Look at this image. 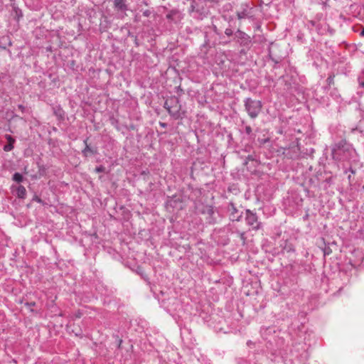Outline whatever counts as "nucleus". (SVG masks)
<instances>
[{"instance_id": "obj_10", "label": "nucleus", "mask_w": 364, "mask_h": 364, "mask_svg": "<svg viewBox=\"0 0 364 364\" xmlns=\"http://www.w3.org/2000/svg\"><path fill=\"white\" fill-rule=\"evenodd\" d=\"M168 105V103H167V102H165V107L168 109V112H169L170 114H171L172 115L175 116V113H174V112H173L171 110V109H170V108L166 107V105Z\"/></svg>"}, {"instance_id": "obj_14", "label": "nucleus", "mask_w": 364, "mask_h": 364, "mask_svg": "<svg viewBox=\"0 0 364 364\" xmlns=\"http://www.w3.org/2000/svg\"><path fill=\"white\" fill-rule=\"evenodd\" d=\"M250 131V128L247 127V132H249Z\"/></svg>"}, {"instance_id": "obj_12", "label": "nucleus", "mask_w": 364, "mask_h": 364, "mask_svg": "<svg viewBox=\"0 0 364 364\" xmlns=\"http://www.w3.org/2000/svg\"><path fill=\"white\" fill-rule=\"evenodd\" d=\"M238 17H239V18H242V14H238Z\"/></svg>"}, {"instance_id": "obj_7", "label": "nucleus", "mask_w": 364, "mask_h": 364, "mask_svg": "<svg viewBox=\"0 0 364 364\" xmlns=\"http://www.w3.org/2000/svg\"><path fill=\"white\" fill-rule=\"evenodd\" d=\"M14 149V144H8L4 146V150L5 151H10Z\"/></svg>"}, {"instance_id": "obj_13", "label": "nucleus", "mask_w": 364, "mask_h": 364, "mask_svg": "<svg viewBox=\"0 0 364 364\" xmlns=\"http://www.w3.org/2000/svg\"><path fill=\"white\" fill-rule=\"evenodd\" d=\"M238 17H239V18H242V14H238Z\"/></svg>"}, {"instance_id": "obj_8", "label": "nucleus", "mask_w": 364, "mask_h": 364, "mask_svg": "<svg viewBox=\"0 0 364 364\" xmlns=\"http://www.w3.org/2000/svg\"><path fill=\"white\" fill-rule=\"evenodd\" d=\"M6 139H7L9 144H14L15 142V139L11 136V135H9V134H6Z\"/></svg>"}, {"instance_id": "obj_11", "label": "nucleus", "mask_w": 364, "mask_h": 364, "mask_svg": "<svg viewBox=\"0 0 364 364\" xmlns=\"http://www.w3.org/2000/svg\"><path fill=\"white\" fill-rule=\"evenodd\" d=\"M360 35H361V36H364V28H363V31H361Z\"/></svg>"}, {"instance_id": "obj_2", "label": "nucleus", "mask_w": 364, "mask_h": 364, "mask_svg": "<svg viewBox=\"0 0 364 364\" xmlns=\"http://www.w3.org/2000/svg\"><path fill=\"white\" fill-rule=\"evenodd\" d=\"M245 109L251 118H256L262 109V102L259 100H253L247 98L245 100Z\"/></svg>"}, {"instance_id": "obj_6", "label": "nucleus", "mask_w": 364, "mask_h": 364, "mask_svg": "<svg viewBox=\"0 0 364 364\" xmlns=\"http://www.w3.org/2000/svg\"><path fill=\"white\" fill-rule=\"evenodd\" d=\"M13 179L15 181H17V182H21L23 180V176L21 174L18 173H16L14 176H13Z\"/></svg>"}, {"instance_id": "obj_4", "label": "nucleus", "mask_w": 364, "mask_h": 364, "mask_svg": "<svg viewBox=\"0 0 364 364\" xmlns=\"http://www.w3.org/2000/svg\"><path fill=\"white\" fill-rule=\"evenodd\" d=\"M125 2L126 0H114V7L118 10L125 11L127 10V5Z\"/></svg>"}, {"instance_id": "obj_9", "label": "nucleus", "mask_w": 364, "mask_h": 364, "mask_svg": "<svg viewBox=\"0 0 364 364\" xmlns=\"http://www.w3.org/2000/svg\"><path fill=\"white\" fill-rule=\"evenodd\" d=\"M105 168L102 166H100L95 168V171L97 173L104 171Z\"/></svg>"}, {"instance_id": "obj_3", "label": "nucleus", "mask_w": 364, "mask_h": 364, "mask_svg": "<svg viewBox=\"0 0 364 364\" xmlns=\"http://www.w3.org/2000/svg\"><path fill=\"white\" fill-rule=\"evenodd\" d=\"M245 220L247 224L253 230H258L260 227V224L257 221V217L256 214L252 213L249 210L246 211Z\"/></svg>"}, {"instance_id": "obj_1", "label": "nucleus", "mask_w": 364, "mask_h": 364, "mask_svg": "<svg viewBox=\"0 0 364 364\" xmlns=\"http://www.w3.org/2000/svg\"><path fill=\"white\" fill-rule=\"evenodd\" d=\"M333 155L340 160L350 161L356 156L355 150L346 141H342L333 149Z\"/></svg>"}, {"instance_id": "obj_5", "label": "nucleus", "mask_w": 364, "mask_h": 364, "mask_svg": "<svg viewBox=\"0 0 364 364\" xmlns=\"http://www.w3.org/2000/svg\"><path fill=\"white\" fill-rule=\"evenodd\" d=\"M16 194H17L18 198H24L26 195V188L23 186H19L17 188Z\"/></svg>"}]
</instances>
